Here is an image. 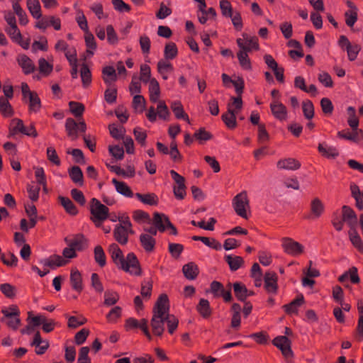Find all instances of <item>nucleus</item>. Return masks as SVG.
Instances as JSON below:
<instances>
[{
    "label": "nucleus",
    "instance_id": "61",
    "mask_svg": "<svg viewBox=\"0 0 363 363\" xmlns=\"http://www.w3.org/2000/svg\"><path fill=\"white\" fill-rule=\"evenodd\" d=\"M331 223L337 231H341L343 229L344 223L342 214L338 211L333 212Z\"/></svg>",
    "mask_w": 363,
    "mask_h": 363
},
{
    "label": "nucleus",
    "instance_id": "38",
    "mask_svg": "<svg viewBox=\"0 0 363 363\" xmlns=\"http://www.w3.org/2000/svg\"><path fill=\"white\" fill-rule=\"evenodd\" d=\"M319 152L326 158H335L339 155V152L335 147H324L319 144L318 147Z\"/></svg>",
    "mask_w": 363,
    "mask_h": 363
},
{
    "label": "nucleus",
    "instance_id": "45",
    "mask_svg": "<svg viewBox=\"0 0 363 363\" xmlns=\"http://www.w3.org/2000/svg\"><path fill=\"white\" fill-rule=\"evenodd\" d=\"M29 99V111L33 112H38L41 108V101L36 92L30 94L28 96Z\"/></svg>",
    "mask_w": 363,
    "mask_h": 363
},
{
    "label": "nucleus",
    "instance_id": "42",
    "mask_svg": "<svg viewBox=\"0 0 363 363\" xmlns=\"http://www.w3.org/2000/svg\"><path fill=\"white\" fill-rule=\"evenodd\" d=\"M14 123H16V125L13 127L11 125L9 128V133L8 135L9 138H13L18 133H21L23 134L25 131L26 127L21 119L14 118L12 120V124Z\"/></svg>",
    "mask_w": 363,
    "mask_h": 363
},
{
    "label": "nucleus",
    "instance_id": "49",
    "mask_svg": "<svg viewBox=\"0 0 363 363\" xmlns=\"http://www.w3.org/2000/svg\"><path fill=\"white\" fill-rule=\"evenodd\" d=\"M110 135L116 140H121L125 138V129L123 126L118 128L115 124L108 125Z\"/></svg>",
    "mask_w": 363,
    "mask_h": 363
},
{
    "label": "nucleus",
    "instance_id": "63",
    "mask_svg": "<svg viewBox=\"0 0 363 363\" xmlns=\"http://www.w3.org/2000/svg\"><path fill=\"white\" fill-rule=\"evenodd\" d=\"M220 9L223 16L229 18L234 13L230 2L228 0L220 1Z\"/></svg>",
    "mask_w": 363,
    "mask_h": 363
},
{
    "label": "nucleus",
    "instance_id": "37",
    "mask_svg": "<svg viewBox=\"0 0 363 363\" xmlns=\"http://www.w3.org/2000/svg\"><path fill=\"white\" fill-rule=\"evenodd\" d=\"M349 237L354 247H356L359 252L363 253V241L355 228L350 230Z\"/></svg>",
    "mask_w": 363,
    "mask_h": 363
},
{
    "label": "nucleus",
    "instance_id": "1",
    "mask_svg": "<svg viewBox=\"0 0 363 363\" xmlns=\"http://www.w3.org/2000/svg\"><path fill=\"white\" fill-rule=\"evenodd\" d=\"M108 252L114 264L121 269L135 276L142 274L140 262L133 252H130L125 258L122 250L116 243L109 245Z\"/></svg>",
    "mask_w": 363,
    "mask_h": 363
},
{
    "label": "nucleus",
    "instance_id": "18",
    "mask_svg": "<svg viewBox=\"0 0 363 363\" xmlns=\"http://www.w3.org/2000/svg\"><path fill=\"white\" fill-rule=\"evenodd\" d=\"M237 111L230 108V105H228V111L226 113L222 114L221 119L229 129H234L237 126L236 121Z\"/></svg>",
    "mask_w": 363,
    "mask_h": 363
},
{
    "label": "nucleus",
    "instance_id": "29",
    "mask_svg": "<svg viewBox=\"0 0 363 363\" xmlns=\"http://www.w3.org/2000/svg\"><path fill=\"white\" fill-rule=\"evenodd\" d=\"M224 259L232 272L238 270L244 264V260L240 256L228 255H225Z\"/></svg>",
    "mask_w": 363,
    "mask_h": 363
},
{
    "label": "nucleus",
    "instance_id": "4",
    "mask_svg": "<svg viewBox=\"0 0 363 363\" xmlns=\"http://www.w3.org/2000/svg\"><path fill=\"white\" fill-rule=\"evenodd\" d=\"M233 206L237 215L243 218H247L246 209L250 208V203L245 191H242L233 198Z\"/></svg>",
    "mask_w": 363,
    "mask_h": 363
},
{
    "label": "nucleus",
    "instance_id": "43",
    "mask_svg": "<svg viewBox=\"0 0 363 363\" xmlns=\"http://www.w3.org/2000/svg\"><path fill=\"white\" fill-rule=\"evenodd\" d=\"M249 52L243 50L242 49L237 54L238 59L239 60L240 66L247 70H250L252 69L250 60L248 57Z\"/></svg>",
    "mask_w": 363,
    "mask_h": 363
},
{
    "label": "nucleus",
    "instance_id": "5",
    "mask_svg": "<svg viewBox=\"0 0 363 363\" xmlns=\"http://www.w3.org/2000/svg\"><path fill=\"white\" fill-rule=\"evenodd\" d=\"M153 224L160 232H164L166 230H170L171 235H176L178 233L177 228L172 224L169 218L163 213L155 212L153 214Z\"/></svg>",
    "mask_w": 363,
    "mask_h": 363
},
{
    "label": "nucleus",
    "instance_id": "25",
    "mask_svg": "<svg viewBox=\"0 0 363 363\" xmlns=\"http://www.w3.org/2000/svg\"><path fill=\"white\" fill-rule=\"evenodd\" d=\"M351 196L355 200V206L359 211L363 210V191H361L358 185L352 183L350 185Z\"/></svg>",
    "mask_w": 363,
    "mask_h": 363
},
{
    "label": "nucleus",
    "instance_id": "57",
    "mask_svg": "<svg viewBox=\"0 0 363 363\" xmlns=\"http://www.w3.org/2000/svg\"><path fill=\"white\" fill-rule=\"evenodd\" d=\"M69 106L70 112L77 118L81 117L85 109L83 104L77 101H69Z\"/></svg>",
    "mask_w": 363,
    "mask_h": 363
},
{
    "label": "nucleus",
    "instance_id": "3",
    "mask_svg": "<svg viewBox=\"0 0 363 363\" xmlns=\"http://www.w3.org/2000/svg\"><path fill=\"white\" fill-rule=\"evenodd\" d=\"M90 219L94 225L99 228L104 220L108 218V208L102 204L99 200L92 198L89 203Z\"/></svg>",
    "mask_w": 363,
    "mask_h": 363
},
{
    "label": "nucleus",
    "instance_id": "31",
    "mask_svg": "<svg viewBox=\"0 0 363 363\" xmlns=\"http://www.w3.org/2000/svg\"><path fill=\"white\" fill-rule=\"evenodd\" d=\"M135 196L143 203L150 206H157L159 202L157 196L154 193H148L145 194L136 193Z\"/></svg>",
    "mask_w": 363,
    "mask_h": 363
},
{
    "label": "nucleus",
    "instance_id": "14",
    "mask_svg": "<svg viewBox=\"0 0 363 363\" xmlns=\"http://www.w3.org/2000/svg\"><path fill=\"white\" fill-rule=\"evenodd\" d=\"M270 109L275 118L279 121H285L286 119V107L279 100H274L270 104Z\"/></svg>",
    "mask_w": 363,
    "mask_h": 363
},
{
    "label": "nucleus",
    "instance_id": "59",
    "mask_svg": "<svg viewBox=\"0 0 363 363\" xmlns=\"http://www.w3.org/2000/svg\"><path fill=\"white\" fill-rule=\"evenodd\" d=\"M1 313L4 314V317L1 318V321H4V319L13 318V317H19L20 311L16 306H11L8 308H4L1 310Z\"/></svg>",
    "mask_w": 363,
    "mask_h": 363
},
{
    "label": "nucleus",
    "instance_id": "7",
    "mask_svg": "<svg viewBox=\"0 0 363 363\" xmlns=\"http://www.w3.org/2000/svg\"><path fill=\"white\" fill-rule=\"evenodd\" d=\"M242 36L243 39L238 38L236 40L237 45L240 49L247 52H251L252 50H258L259 49L257 37H250L248 34L245 33L242 34Z\"/></svg>",
    "mask_w": 363,
    "mask_h": 363
},
{
    "label": "nucleus",
    "instance_id": "54",
    "mask_svg": "<svg viewBox=\"0 0 363 363\" xmlns=\"http://www.w3.org/2000/svg\"><path fill=\"white\" fill-rule=\"evenodd\" d=\"M0 291L6 298H15L16 294V288L9 283L1 284Z\"/></svg>",
    "mask_w": 363,
    "mask_h": 363
},
{
    "label": "nucleus",
    "instance_id": "33",
    "mask_svg": "<svg viewBox=\"0 0 363 363\" xmlns=\"http://www.w3.org/2000/svg\"><path fill=\"white\" fill-rule=\"evenodd\" d=\"M149 93L150 100L152 102L155 103L158 101L160 94V89L158 82L154 78L150 81Z\"/></svg>",
    "mask_w": 363,
    "mask_h": 363
},
{
    "label": "nucleus",
    "instance_id": "40",
    "mask_svg": "<svg viewBox=\"0 0 363 363\" xmlns=\"http://www.w3.org/2000/svg\"><path fill=\"white\" fill-rule=\"evenodd\" d=\"M170 174L172 179L175 181L177 186H174V194L178 199H182V175L179 174L174 170H171Z\"/></svg>",
    "mask_w": 363,
    "mask_h": 363
},
{
    "label": "nucleus",
    "instance_id": "48",
    "mask_svg": "<svg viewBox=\"0 0 363 363\" xmlns=\"http://www.w3.org/2000/svg\"><path fill=\"white\" fill-rule=\"evenodd\" d=\"M224 286L222 283L218 281H213L210 284V288L206 293H211L214 298H220V294L224 292Z\"/></svg>",
    "mask_w": 363,
    "mask_h": 363
},
{
    "label": "nucleus",
    "instance_id": "13",
    "mask_svg": "<svg viewBox=\"0 0 363 363\" xmlns=\"http://www.w3.org/2000/svg\"><path fill=\"white\" fill-rule=\"evenodd\" d=\"M342 218L343 223H346L350 230L355 228L357 225V216L354 211L350 206L344 205L342 207Z\"/></svg>",
    "mask_w": 363,
    "mask_h": 363
},
{
    "label": "nucleus",
    "instance_id": "46",
    "mask_svg": "<svg viewBox=\"0 0 363 363\" xmlns=\"http://www.w3.org/2000/svg\"><path fill=\"white\" fill-rule=\"evenodd\" d=\"M94 259L96 262L101 267H103L106 264V259L105 252L101 245H97L94 247Z\"/></svg>",
    "mask_w": 363,
    "mask_h": 363
},
{
    "label": "nucleus",
    "instance_id": "26",
    "mask_svg": "<svg viewBox=\"0 0 363 363\" xmlns=\"http://www.w3.org/2000/svg\"><path fill=\"white\" fill-rule=\"evenodd\" d=\"M65 241L69 247H74L76 250H82L86 245V239L82 234H77L72 240L65 238Z\"/></svg>",
    "mask_w": 363,
    "mask_h": 363
},
{
    "label": "nucleus",
    "instance_id": "27",
    "mask_svg": "<svg viewBox=\"0 0 363 363\" xmlns=\"http://www.w3.org/2000/svg\"><path fill=\"white\" fill-rule=\"evenodd\" d=\"M58 200L67 213L71 216H76L78 213L76 206L69 198L60 196Z\"/></svg>",
    "mask_w": 363,
    "mask_h": 363
},
{
    "label": "nucleus",
    "instance_id": "58",
    "mask_svg": "<svg viewBox=\"0 0 363 363\" xmlns=\"http://www.w3.org/2000/svg\"><path fill=\"white\" fill-rule=\"evenodd\" d=\"M119 300V295L117 292L107 290L104 293V304L113 306Z\"/></svg>",
    "mask_w": 363,
    "mask_h": 363
},
{
    "label": "nucleus",
    "instance_id": "23",
    "mask_svg": "<svg viewBox=\"0 0 363 363\" xmlns=\"http://www.w3.org/2000/svg\"><path fill=\"white\" fill-rule=\"evenodd\" d=\"M304 301L303 296L300 294L289 303L285 304L283 308L287 314H297L298 307L303 304Z\"/></svg>",
    "mask_w": 363,
    "mask_h": 363
},
{
    "label": "nucleus",
    "instance_id": "11",
    "mask_svg": "<svg viewBox=\"0 0 363 363\" xmlns=\"http://www.w3.org/2000/svg\"><path fill=\"white\" fill-rule=\"evenodd\" d=\"M32 322L34 325H42V329L45 333H50L54 330L57 323L53 319H48L43 315H38L32 317Z\"/></svg>",
    "mask_w": 363,
    "mask_h": 363
},
{
    "label": "nucleus",
    "instance_id": "60",
    "mask_svg": "<svg viewBox=\"0 0 363 363\" xmlns=\"http://www.w3.org/2000/svg\"><path fill=\"white\" fill-rule=\"evenodd\" d=\"M40 190V188L38 185H35L33 183L27 185L28 197L32 201L35 202L38 200Z\"/></svg>",
    "mask_w": 363,
    "mask_h": 363
},
{
    "label": "nucleus",
    "instance_id": "6",
    "mask_svg": "<svg viewBox=\"0 0 363 363\" xmlns=\"http://www.w3.org/2000/svg\"><path fill=\"white\" fill-rule=\"evenodd\" d=\"M339 46L347 51V57L350 61H354L357 59L359 52L361 50V46L358 44H352L345 35H341L338 40Z\"/></svg>",
    "mask_w": 363,
    "mask_h": 363
},
{
    "label": "nucleus",
    "instance_id": "51",
    "mask_svg": "<svg viewBox=\"0 0 363 363\" xmlns=\"http://www.w3.org/2000/svg\"><path fill=\"white\" fill-rule=\"evenodd\" d=\"M347 111L349 115L347 123L352 130H354L359 126V119L356 116V110L353 106H349Z\"/></svg>",
    "mask_w": 363,
    "mask_h": 363
},
{
    "label": "nucleus",
    "instance_id": "19",
    "mask_svg": "<svg viewBox=\"0 0 363 363\" xmlns=\"http://www.w3.org/2000/svg\"><path fill=\"white\" fill-rule=\"evenodd\" d=\"M69 280L72 288L78 293H81L84 289V286L82 274L79 270L77 269H72L71 270Z\"/></svg>",
    "mask_w": 363,
    "mask_h": 363
},
{
    "label": "nucleus",
    "instance_id": "16",
    "mask_svg": "<svg viewBox=\"0 0 363 363\" xmlns=\"http://www.w3.org/2000/svg\"><path fill=\"white\" fill-rule=\"evenodd\" d=\"M45 267H48L52 269H56L57 267H62L68 263V260L64 259L60 255H52L48 258L41 261Z\"/></svg>",
    "mask_w": 363,
    "mask_h": 363
},
{
    "label": "nucleus",
    "instance_id": "44",
    "mask_svg": "<svg viewBox=\"0 0 363 363\" xmlns=\"http://www.w3.org/2000/svg\"><path fill=\"white\" fill-rule=\"evenodd\" d=\"M65 316L68 319L67 326L69 328H77L81 325H83L87 321L86 318L82 315L69 316L68 315L65 314Z\"/></svg>",
    "mask_w": 363,
    "mask_h": 363
},
{
    "label": "nucleus",
    "instance_id": "34",
    "mask_svg": "<svg viewBox=\"0 0 363 363\" xmlns=\"http://www.w3.org/2000/svg\"><path fill=\"white\" fill-rule=\"evenodd\" d=\"M112 183L114 184L115 188L118 193L126 196L132 197L133 192L130 188L124 182L118 181L116 179H112Z\"/></svg>",
    "mask_w": 363,
    "mask_h": 363
},
{
    "label": "nucleus",
    "instance_id": "20",
    "mask_svg": "<svg viewBox=\"0 0 363 363\" xmlns=\"http://www.w3.org/2000/svg\"><path fill=\"white\" fill-rule=\"evenodd\" d=\"M199 274V269L198 265L194 262H190L183 265V275L188 280H195Z\"/></svg>",
    "mask_w": 363,
    "mask_h": 363
},
{
    "label": "nucleus",
    "instance_id": "55",
    "mask_svg": "<svg viewBox=\"0 0 363 363\" xmlns=\"http://www.w3.org/2000/svg\"><path fill=\"white\" fill-rule=\"evenodd\" d=\"M302 109L303 116L308 120H311L314 116V106L311 101L306 100L302 103Z\"/></svg>",
    "mask_w": 363,
    "mask_h": 363
},
{
    "label": "nucleus",
    "instance_id": "35",
    "mask_svg": "<svg viewBox=\"0 0 363 363\" xmlns=\"http://www.w3.org/2000/svg\"><path fill=\"white\" fill-rule=\"evenodd\" d=\"M231 310L233 312L231 318V327L234 328H238L240 327L241 322V306L239 303H234L231 306Z\"/></svg>",
    "mask_w": 363,
    "mask_h": 363
},
{
    "label": "nucleus",
    "instance_id": "28",
    "mask_svg": "<svg viewBox=\"0 0 363 363\" xmlns=\"http://www.w3.org/2000/svg\"><path fill=\"white\" fill-rule=\"evenodd\" d=\"M140 242L144 250L147 252H151L154 250L156 240L149 234H141L140 236Z\"/></svg>",
    "mask_w": 363,
    "mask_h": 363
},
{
    "label": "nucleus",
    "instance_id": "9",
    "mask_svg": "<svg viewBox=\"0 0 363 363\" xmlns=\"http://www.w3.org/2000/svg\"><path fill=\"white\" fill-rule=\"evenodd\" d=\"M325 211V206L319 198L313 199L310 203V213L304 216L307 220H316L319 218Z\"/></svg>",
    "mask_w": 363,
    "mask_h": 363
},
{
    "label": "nucleus",
    "instance_id": "50",
    "mask_svg": "<svg viewBox=\"0 0 363 363\" xmlns=\"http://www.w3.org/2000/svg\"><path fill=\"white\" fill-rule=\"evenodd\" d=\"M80 75L83 86H88L91 82V73L87 65L82 64Z\"/></svg>",
    "mask_w": 363,
    "mask_h": 363
},
{
    "label": "nucleus",
    "instance_id": "53",
    "mask_svg": "<svg viewBox=\"0 0 363 363\" xmlns=\"http://www.w3.org/2000/svg\"><path fill=\"white\" fill-rule=\"evenodd\" d=\"M165 323L167 324L168 332L172 334L179 325V320L174 315H171L167 312L165 314Z\"/></svg>",
    "mask_w": 363,
    "mask_h": 363
},
{
    "label": "nucleus",
    "instance_id": "36",
    "mask_svg": "<svg viewBox=\"0 0 363 363\" xmlns=\"http://www.w3.org/2000/svg\"><path fill=\"white\" fill-rule=\"evenodd\" d=\"M27 7L33 18L39 19L42 16L39 0H27Z\"/></svg>",
    "mask_w": 363,
    "mask_h": 363
},
{
    "label": "nucleus",
    "instance_id": "64",
    "mask_svg": "<svg viewBox=\"0 0 363 363\" xmlns=\"http://www.w3.org/2000/svg\"><path fill=\"white\" fill-rule=\"evenodd\" d=\"M39 71L40 73L45 76L50 74L53 69V67L45 58H40L38 60Z\"/></svg>",
    "mask_w": 363,
    "mask_h": 363
},
{
    "label": "nucleus",
    "instance_id": "62",
    "mask_svg": "<svg viewBox=\"0 0 363 363\" xmlns=\"http://www.w3.org/2000/svg\"><path fill=\"white\" fill-rule=\"evenodd\" d=\"M248 337L253 339L257 343L260 345H264L269 340V335L265 331L252 333Z\"/></svg>",
    "mask_w": 363,
    "mask_h": 363
},
{
    "label": "nucleus",
    "instance_id": "30",
    "mask_svg": "<svg viewBox=\"0 0 363 363\" xmlns=\"http://www.w3.org/2000/svg\"><path fill=\"white\" fill-rule=\"evenodd\" d=\"M233 287L237 299L240 301H245L248 297V290L245 285L240 282H235Z\"/></svg>",
    "mask_w": 363,
    "mask_h": 363
},
{
    "label": "nucleus",
    "instance_id": "24",
    "mask_svg": "<svg viewBox=\"0 0 363 363\" xmlns=\"http://www.w3.org/2000/svg\"><path fill=\"white\" fill-rule=\"evenodd\" d=\"M68 174L71 180L76 184L82 186L84 185V176L81 168L73 166L68 169Z\"/></svg>",
    "mask_w": 363,
    "mask_h": 363
},
{
    "label": "nucleus",
    "instance_id": "32",
    "mask_svg": "<svg viewBox=\"0 0 363 363\" xmlns=\"http://www.w3.org/2000/svg\"><path fill=\"white\" fill-rule=\"evenodd\" d=\"M102 78L104 82L110 85L117 80L116 69L112 66H106L102 69Z\"/></svg>",
    "mask_w": 363,
    "mask_h": 363
},
{
    "label": "nucleus",
    "instance_id": "41",
    "mask_svg": "<svg viewBox=\"0 0 363 363\" xmlns=\"http://www.w3.org/2000/svg\"><path fill=\"white\" fill-rule=\"evenodd\" d=\"M178 49L173 42H169L165 45L164 50V56L166 60H170L177 57Z\"/></svg>",
    "mask_w": 363,
    "mask_h": 363
},
{
    "label": "nucleus",
    "instance_id": "2",
    "mask_svg": "<svg viewBox=\"0 0 363 363\" xmlns=\"http://www.w3.org/2000/svg\"><path fill=\"white\" fill-rule=\"evenodd\" d=\"M169 304L167 294H162L158 297L152 309L150 325L155 335L162 336L164 331L165 314L169 312Z\"/></svg>",
    "mask_w": 363,
    "mask_h": 363
},
{
    "label": "nucleus",
    "instance_id": "22",
    "mask_svg": "<svg viewBox=\"0 0 363 363\" xmlns=\"http://www.w3.org/2000/svg\"><path fill=\"white\" fill-rule=\"evenodd\" d=\"M196 309L203 319H208L212 315V308L207 299L201 298L196 306Z\"/></svg>",
    "mask_w": 363,
    "mask_h": 363
},
{
    "label": "nucleus",
    "instance_id": "47",
    "mask_svg": "<svg viewBox=\"0 0 363 363\" xmlns=\"http://www.w3.org/2000/svg\"><path fill=\"white\" fill-rule=\"evenodd\" d=\"M77 123L72 118H68L65 122V129L67 133V135L69 137L74 136V138H77Z\"/></svg>",
    "mask_w": 363,
    "mask_h": 363
},
{
    "label": "nucleus",
    "instance_id": "8",
    "mask_svg": "<svg viewBox=\"0 0 363 363\" xmlns=\"http://www.w3.org/2000/svg\"><path fill=\"white\" fill-rule=\"evenodd\" d=\"M273 345L279 348L285 357L293 356V351L291 348V340L286 335L277 336L272 340Z\"/></svg>",
    "mask_w": 363,
    "mask_h": 363
},
{
    "label": "nucleus",
    "instance_id": "21",
    "mask_svg": "<svg viewBox=\"0 0 363 363\" xmlns=\"http://www.w3.org/2000/svg\"><path fill=\"white\" fill-rule=\"evenodd\" d=\"M17 62L25 74H29L35 69L33 61L26 55H19L17 58Z\"/></svg>",
    "mask_w": 363,
    "mask_h": 363
},
{
    "label": "nucleus",
    "instance_id": "12",
    "mask_svg": "<svg viewBox=\"0 0 363 363\" xmlns=\"http://www.w3.org/2000/svg\"><path fill=\"white\" fill-rule=\"evenodd\" d=\"M278 277L274 272H267L264 276V289L269 294H277Z\"/></svg>",
    "mask_w": 363,
    "mask_h": 363
},
{
    "label": "nucleus",
    "instance_id": "39",
    "mask_svg": "<svg viewBox=\"0 0 363 363\" xmlns=\"http://www.w3.org/2000/svg\"><path fill=\"white\" fill-rule=\"evenodd\" d=\"M0 112L4 117L13 115V110L9 100L4 96L0 97Z\"/></svg>",
    "mask_w": 363,
    "mask_h": 363
},
{
    "label": "nucleus",
    "instance_id": "17",
    "mask_svg": "<svg viewBox=\"0 0 363 363\" xmlns=\"http://www.w3.org/2000/svg\"><path fill=\"white\" fill-rule=\"evenodd\" d=\"M301 163L298 160L292 158L281 159L277 162V167L279 169L297 170L301 167Z\"/></svg>",
    "mask_w": 363,
    "mask_h": 363
},
{
    "label": "nucleus",
    "instance_id": "52",
    "mask_svg": "<svg viewBox=\"0 0 363 363\" xmlns=\"http://www.w3.org/2000/svg\"><path fill=\"white\" fill-rule=\"evenodd\" d=\"M194 137L195 140L202 144L203 142L211 140L213 135L210 132L206 130L205 128H201L194 133Z\"/></svg>",
    "mask_w": 363,
    "mask_h": 363
},
{
    "label": "nucleus",
    "instance_id": "56",
    "mask_svg": "<svg viewBox=\"0 0 363 363\" xmlns=\"http://www.w3.org/2000/svg\"><path fill=\"white\" fill-rule=\"evenodd\" d=\"M169 60H160L157 62V70L158 72L163 75L164 79H167V77L164 76V74L171 72L173 71V67L172 64L168 62Z\"/></svg>",
    "mask_w": 363,
    "mask_h": 363
},
{
    "label": "nucleus",
    "instance_id": "10",
    "mask_svg": "<svg viewBox=\"0 0 363 363\" xmlns=\"http://www.w3.org/2000/svg\"><path fill=\"white\" fill-rule=\"evenodd\" d=\"M282 247L286 253L292 256L299 255L303 251V247L301 244L289 238L283 239Z\"/></svg>",
    "mask_w": 363,
    "mask_h": 363
},
{
    "label": "nucleus",
    "instance_id": "15",
    "mask_svg": "<svg viewBox=\"0 0 363 363\" xmlns=\"http://www.w3.org/2000/svg\"><path fill=\"white\" fill-rule=\"evenodd\" d=\"M114 239L121 245H125L128 241L130 228L123 227L121 223L117 224L113 232Z\"/></svg>",
    "mask_w": 363,
    "mask_h": 363
}]
</instances>
